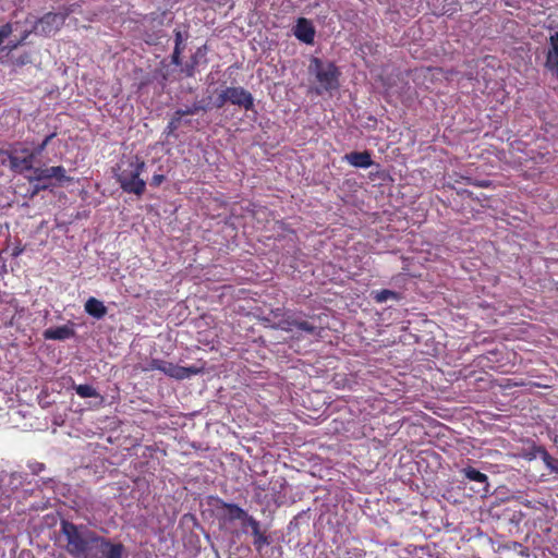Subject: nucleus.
Here are the masks:
<instances>
[{
    "label": "nucleus",
    "mask_w": 558,
    "mask_h": 558,
    "mask_svg": "<svg viewBox=\"0 0 558 558\" xmlns=\"http://www.w3.org/2000/svg\"><path fill=\"white\" fill-rule=\"evenodd\" d=\"M253 545L255 549L260 553L265 546L270 544L269 537L260 529L253 531Z\"/></svg>",
    "instance_id": "412c9836"
},
{
    "label": "nucleus",
    "mask_w": 558,
    "mask_h": 558,
    "mask_svg": "<svg viewBox=\"0 0 558 558\" xmlns=\"http://www.w3.org/2000/svg\"><path fill=\"white\" fill-rule=\"evenodd\" d=\"M227 102H229V98L228 96L226 95V89H223L219 95L218 97L216 98L215 102H214V106L217 108V109H220L222 108Z\"/></svg>",
    "instance_id": "7c9ffc66"
},
{
    "label": "nucleus",
    "mask_w": 558,
    "mask_h": 558,
    "mask_svg": "<svg viewBox=\"0 0 558 558\" xmlns=\"http://www.w3.org/2000/svg\"><path fill=\"white\" fill-rule=\"evenodd\" d=\"M28 468L31 469L33 474L37 475L45 470V464L41 462H32L28 464Z\"/></svg>",
    "instance_id": "2f4dec72"
},
{
    "label": "nucleus",
    "mask_w": 558,
    "mask_h": 558,
    "mask_svg": "<svg viewBox=\"0 0 558 558\" xmlns=\"http://www.w3.org/2000/svg\"><path fill=\"white\" fill-rule=\"evenodd\" d=\"M241 524H242V531L244 533H246V529L250 527L251 531H256L258 529H260V523L258 520H256L253 515L248 514L246 512V517L243 518V520L241 521Z\"/></svg>",
    "instance_id": "393cba45"
},
{
    "label": "nucleus",
    "mask_w": 558,
    "mask_h": 558,
    "mask_svg": "<svg viewBox=\"0 0 558 558\" xmlns=\"http://www.w3.org/2000/svg\"><path fill=\"white\" fill-rule=\"evenodd\" d=\"M308 73L311 76H314L315 82L318 84L316 87L318 95L323 92H331L339 87L341 72L331 61H324L318 57H312Z\"/></svg>",
    "instance_id": "20e7f679"
},
{
    "label": "nucleus",
    "mask_w": 558,
    "mask_h": 558,
    "mask_svg": "<svg viewBox=\"0 0 558 558\" xmlns=\"http://www.w3.org/2000/svg\"><path fill=\"white\" fill-rule=\"evenodd\" d=\"M73 389L81 398H99L100 402L104 401V397L90 385H73Z\"/></svg>",
    "instance_id": "6ab92c4d"
},
{
    "label": "nucleus",
    "mask_w": 558,
    "mask_h": 558,
    "mask_svg": "<svg viewBox=\"0 0 558 558\" xmlns=\"http://www.w3.org/2000/svg\"><path fill=\"white\" fill-rule=\"evenodd\" d=\"M226 95L229 98V102L232 105L244 108L246 111L252 110L254 108L253 95L241 86L227 87Z\"/></svg>",
    "instance_id": "9d476101"
},
{
    "label": "nucleus",
    "mask_w": 558,
    "mask_h": 558,
    "mask_svg": "<svg viewBox=\"0 0 558 558\" xmlns=\"http://www.w3.org/2000/svg\"><path fill=\"white\" fill-rule=\"evenodd\" d=\"M372 298L376 303H385L390 299L396 301L400 300V294L389 289H383L379 291H373Z\"/></svg>",
    "instance_id": "aec40b11"
},
{
    "label": "nucleus",
    "mask_w": 558,
    "mask_h": 558,
    "mask_svg": "<svg viewBox=\"0 0 558 558\" xmlns=\"http://www.w3.org/2000/svg\"><path fill=\"white\" fill-rule=\"evenodd\" d=\"M208 106L204 105L203 101H195L191 107H186L185 109H178V114L181 116H192L196 114L199 111H207Z\"/></svg>",
    "instance_id": "5701e85b"
},
{
    "label": "nucleus",
    "mask_w": 558,
    "mask_h": 558,
    "mask_svg": "<svg viewBox=\"0 0 558 558\" xmlns=\"http://www.w3.org/2000/svg\"><path fill=\"white\" fill-rule=\"evenodd\" d=\"M149 368L160 371L167 376L178 380L190 378L202 372L201 367L194 365L185 367L160 359H153Z\"/></svg>",
    "instance_id": "6e6552de"
},
{
    "label": "nucleus",
    "mask_w": 558,
    "mask_h": 558,
    "mask_svg": "<svg viewBox=\"0 0 558 558\" xmlns=\"http://www.w3.org/2000/svg\"><path fill=\"white\" fill-rule=\"evenodd\" d=\"M73 12L72 7L64 8L62 12H48L43 15L34 26L37 34L49 36L58 32L65 23V20Z\"/></svg>",
    "instance_id": "0eeeda50"
},
{
    "label": "nucleus",
    "mask_w": 558,
    "mask_h": 558,
    "mask_svg": "<svg viewBox=\"0 0 558 558\" xmlns=\"http://www.w3.org/2000/svg\"><path fill=\"white\" fill-rule=\"evenodd\" d=\"M471 184L477 186V187H489L492 185V182L488 180H480V181H473Z\"/></svg>",
    "instance_id": "c9c22d12"
},
{
    "label": "nucleus",
    "mask_w": 558,
    "mask_h": 558,
    "mask_svg": "<svg viewBox=\"0 0 558 558\" xmlns=\"http://www.w3.org/2000/svg\"><path fill=\"white\" fill-rule=\"evenodd\" d=\"M545 68L558 78V32L551 34L549 37Z\"/></svg>",
    "instance_id": "9b49d317"
},
{
    "label": "nucleus",
    "mask_w": 558,
    "mask_h": 558,
    "mask_svg": "<svg viewBox=\"0 0 558 558\" xmlns=\"http://www.w3.org/2000/svg\"><path fill=\"white\" fill-rule=\"evenodd\" d=\"M294 36L300 41L311 45L314 43L315 28L307 19L300 17L294 27Z\"/></svg>",
    "instance_id": "f8f14e48"
},
{
    "label": "nucleus",
    "mask_w": 558,
    "mask_h": 558,
    "mask_svg": "<svg viewBox=\"0 0 558 558\" xmlns=\"http://www.w3.org/2000/svg\"><path fill=\"white\" fill-rule=\"evenodd\" d=\"M195 69L196 66L194 64H191V62L186 63L183 72L187 77H193L195 75Z\"/></svg>",
    "instance_id": "f704fd0d"
},
{
    "label": "nucleus",
    "mask_w": 558,
    "mask_h": 558,
    "mask_svg": "<svg viewBox=\"0 0 558 558\" xmlns=\"http://www.w3.org/2000/svg\"><path fill=\"white\" fill-rule=\"evenodd\" d=\"M56 135H57L56 132L50 133L49 135H47L44 138V141L40 144H38L33 150H31V153L35 156V158L43 154V151L46 149V147L51 142V140L56 137Z\"/></svg>",
    "instance_id": "bb28decb"
},
{
    "label": "nucleus",
    "mask_w": 558,
    "mask_h": 558,
    "mask_svg": "<svg viewBox=\"0 0 558 558\" xmlns=\"http://www.w3.org/2000/svg\"><path fill=\"white\" fill-rule=\"evenodd\" d=\"M64 549L72 558H125V546L98 534L85 524L62 520Z\"/></svg>",
    "instance_id": "f03ea898"
},
{
    "label": "nucleus",
    "mask_w": 558,
    "mask_h": 558,
    "mask_svg": "<svg viewBox=\"0 0 558 558\" xmlns=\"http://www.w3.org/2000/svg\"><path fill=\"white\" fill-rule=\"evenodd\" d=\"M12 33V26L10 23H7L0 27V37L4 40Z\"/></svg>",
    "instance_id": "473e14b6"
},
{
    "label": "nucleus",
    "mask_w": 558,
    "mask_h": 558,
    "mask_svg": "<svg viewBox=\"0 0 558 558\" xmlns=\"http://www.w3.org/2000/svg\"><path fill=\"white\" fill-rule=\"evenodd\" d=\"M182 117L183 116L178 114V110L173 113V116L171 117V119L168 122L167 128H166L167 134H172L174 131H177L179 129V126L181 125Z\"/></svg>",
    "instance_id": "a878e982"
},
{
    "label": "nucleus",
    "mask_w": 558,
    "mask_h": 558,
    "mask_svg": "<svg viewBox=\"0 0 558 558\" xmlns=\"http://www.w3.org/2000/svg\"><path fill=\"white\" fill-rule=\"evenodd\" d=\"M220 509L226 510V515L229 521H235L240 520L242 521L243 518L246 517V512L243 508H241L236 504L232 502H226L223 500H220Z\"/></svg>",
    "instance_id": "f3484780"
},
{
    "label": "nucleus",
    "mask_w": 558,
    "mask_h": 558,
    "mask_svg": "<svg viewBox=\"0 0 558 558\" xmlns=\"http://www.w3.org/2000/svg\"><path fill=\"white\" fill-rule=\"evenodd\" d=\"M274 327L283 331H292L293 329H298L310 335H319L320 332V328L307 320L298 319L294 314L288 315L287 318L276 323Z\"/></svg>",
    "instance_id": "1a4fd4ad"
},
{
    "label": "nucleus",
    "mask_w": 558,
    "mask_h": 558,
    "mask_svg": "<svg viewBox=\"0 0 558 558\" xmlns=\"http://www.w3.org/2000/svg\"><path fill=\"white\" fill-rule=\"evenodd\" d=\"M64 549L72 558H125V546L98 534L85 524L62 520Z\"/></svg>",
    "instance_id": "f257e3e1"
},
{
    "label": "nucleus",
    "mask_w": 558,
    "mask_h": 558,
    "mask_svg": "<svg viewBox=\"0 0 558 558\" xmlns=\"http://www.w3.org/2000/svg\"><path fill=\"white\" fill-rule=\"evenodd\" d=\"M207 50L208 49H207L206 45L198 47L196 49L195 53L191 57V60H190L191 64H194L195 66H197L199 63V58L205 57L207 53Z\"/></svg>",
    "instance_id": "cd10ccee"
},
{
    "label": "nucleus",
    "mask_w": 558,
    "mask_h": 558,
    "mask_svg": "<svg viewBox=\"0 0 558 558\" xmlns=\"http://www.w3.org/2000/svg\"><path fill=\"white\" fill-rule=\"evenodd\" d=\"M541 459L550 472L558 474V459L551 457L547 450H539Z\"/></svg>",
    "instance_id": "b1692460"
},
{
    "label": "nucleus",
    "mask_w": 558,
    "mask_h": 558,
    "mask_svg": "<svg viewBox=\"0 0 558 558\" xmlns=\"http://www.w3.org/2000/svg\"><path fill=\"white\" fill-rule=\"evenodd\" d=\"M1 165H5L7 160L10 161V169L15 173H24L26 171H33L35 169L34 160L35 156L31 153V149L23 147L12 149H0Z\"/></svg>",
    "instance_id": "423d86ee"
},
{
    "label": "nucleus",
    "mask_w": 558,
    "mask_h": 558,
    "mask_svg": "<svg viewBox=\"0 0 558 558\" xmlns=\"http://www.w3.org/2000/svg\"><path fill=\"white\" fill-rule=\"evenodd\" d=\"M165 180L166 177L163 174H154L150 179V185L158 187Z\"/></svg>",
    "instance_id": "72a5a7b5"
},
{
    "label": "nucleus",
    "mask_w": 558,
    "mask_h": 558,
    "mask_svg": "<svg viewBox=\"0 0 558 558\" xmlns=\"http://www.w3.org/2000/svg\"><path fill=\"white\" fill-rule=\"evenodd\" d=\"M174 46L184 47L183 46V37L180 31H177L174 34Z\"/></svg>",
    "instance_id": "e433bc0d"
},
{
    "label": "nucleus",
    "mask_w": 558,
    "mask_h": 558,
    "mask_svg": "<svg viewBox=\"0 0 558 558\" xmlns=\"http://www.w3.org/2000/svg\"><path fill=\"white\" fill-rule=\"evenodd\" d=\"M461 473L464 475L465 478H468L471 482H476L483 485V490L485 493H488L489 490V483H488V476L481 471L476 470L473 466H465L461 470Z\"/></svg>",
    "instance_id": "dca6fc26"
},
{
    "label": "nucleus",
    "mask_w": 558,
    "mask_h": 558,
    "mask_svg": "<svg viewBox=\"0 0 558 558\" xmlns=\"http://www.w3.org/2000/svg\"><path fill=\"white\" fill-rule=\"evenodd\" d=\"M343 160L355 168H369L373 165L372 154L368 150L352 151L343 156Z\"/></svg>",
    "instance_id": "ddd939ff"
},
{
    "label": "nucleus",
    "mask_w": 558,
    "mask_h": 558,
    "mask_svg": "<svg viewBox=\"0 0 558 558\" xmlns=\"http://www.w3.org/2000/svg\"><path fill=\"white\" fill-rule=\"evenodd\" d=\"M85 312L95 319H102L107 315V307L102 301L90 296L84 304Z\"/></svg>",
    "instance_id": "2eb2a0df"
},
{
    "label": "nucleus",
    "mask_w": 558,
    "mask_h": 558,
    "mask_svg": "<svg viewBox=\"0 0 558 558\" xmlns=\"http://www.w3.org/2000/svg\"><path fill=\"white\" fill-rule=\"evenodd\" d=\"M183 49H184V47L174 46V49H173V52H172V56H171L172 64L181 65V63H182L181 53H182Z\"/></svg>",
    "instance_id": "c756f323"
},
{
    "label": "nucleus",
    "mask_w": 558,
    "mask_h": 558,
    "mask_svg": "<svg viewBox=\"0 0 558 558\" xmlns=\"http://www.w3.org/2000/svg\"><path fill=\"white\" fill-rule=\"evenodd\" d=\"M144 169L145 161L138 156H133L126 161H121L116 172V180L121 190L128 194H134L141 197L146 191V182L141 179Z\"/></svg>",
    "instance_id": "7ed1b4c3"
},
{
    "label": "nucleus",
    "mask_w": 558,
    "mask_h": 558,
    "mask_svg": "<svg viewBox=\"0 0 558 558\" xmlns=\"http://www.w3.org/2000/svg\"><path fill=\"white\" fill-rule=\"evenodd\" d=\"M27 181L33 184L31 196L34 197L41 191H46L51 186L50 179L58 182H69L71 178L66 175V171L62 166H52L48 168H35L31 175L26 177Z\"/></svg>",
    "instance_id": "39448f33"
},
{
    "label": "nucleus",
    "mask_w": 558,
    "mask_h": 558,
    "mask_svg": "<svg viewBox=\"0 0 558 558\" xmlns=\"http://www.w3.org/2000/svg\"><path fill=\"white\" fill-rule=\"evenodd\" d=\"M46 340H66L75 336V330L69 325H62L56 328H48L43 333Z\"/></svg>",
    "instance_id": "4468645a"
},
{
    "label": "nucleus",
    "mask_w": 558,
    "mask_h": 558,
    "mask_svg": "<svg viewBox=\"0 0 558 558\" xmlns=\"http://www.w3.org/2000/svg\"><path fill=\"white\" fill-rule=\"evenodd\" d=\"M286 487V481L282 477L277 480H271L269 482V489L271 490L270 500L279 506L283 502V495L281 494L283 488Z\"/></svg>",
    "instance_id": "a211bd4d"
},
{
    "label": "nucleus",
    "mask_w": 558,
    "mask_h": 558,
    "mask_svg": "<svg viewBox=\"0 0 558 558\" xmlns=\"http://www.w3.org/2000/svg\"><path fill=\"white\" fill-rule=\"evenodd\" d=\"M288 315H293L292 313L290 312H286L283 308L281 307H277V308H274L270 311L269 313V316L272 318V319H277V323H279L281 319H284L288 317Z\"/></svg>",
    "instance_id": "c85d7f7f"
},
{
    "label": "nucleus",
    "mask_w": 558,
    "mask_h": 558,
    "mask_svg": "<svg viewBox=\"0 0 558 558\" xmlns=\"http://www.w3.org/2000/svg\"><path fill=\"white\" fill-rule=\"evenodd\" d=\"M539 450H546V448L543 446H538L535 442H532L530 447L523 449L522 457L529 461H532L537 457L541 458Z\"/></svg>",
    "instance_id": "4be33fe9"
}]
</instances>
